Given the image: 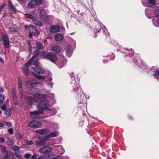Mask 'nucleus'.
Wrapping results in <instances>:
<instances>
[{
	"instance_id": "nucleus-1",
	"label": "nucleus",
	"mask_w": 159,
	"mask_h": 159,
	"mask_svg": "<svg viewBox=\"0 0 159 159\" xmlns=\"http://www.w3.org/2000/svg\"><path fill=\"white\" fill-rule=\"evenodd\" d=\"M34 98L31 97H27L26 98L28 102L30 103L33 101L38 102V108L39 111H36L30 112V117L32 119L34 118V115H38L43 113V109L47 108L49 105L48 102L46 100L47 97L46 95L42 94H34Z\"/></svg>"
},
{
	"instance_id": "nucleus-2",
	"label": "nucleus",
	"mask_w": 159,
	"mask_h": 159,
	"mask_svg": "<svg viewBox=\"0 0 159 159\" xmlns=\"http://www.w3.org/2000/svg\"><path fill=\"white\" fill-rule=\"evenodd\" d=\"M43 59H48L53 63L56 62L57 60V58L56 56L50 52H48L46 54L43 55Z\"/></svg>"
},
{
	"instance_id": "nucleus-3",
	"label": "nucleus",
	"mask_w": 159,
	"mask_h": 159,
	"mask_svg": "<svg viewBox=\"0 0 159 159\" xmlns=\"http://www.w3.org/2000/svg\"><path fill=\"white\" fill-rule=\"evenodd\" d=\"M41 123L39 121L32 120L30 121L28 125L29 127L33 129H36L41 126Z\"/></svg>"
},
{
	"instance_id": "nucleus-4",
	"label": "nucleus",
	"mask_w": 159,
	"mask_h": 159,
	"mask_svg": "<svg viewBox=\"0 0 159 159\" xmlns=\"http://www.w3.org/2000/svg\"><path fill=\"white\" fill-rule=\"evenodd\" d=\"M52 150V148L47 145L41 147L39 151L41 153L46 154L50 152Z\"/></svg>"
},
{
	"instance_id": "nucleus-5",
	"label": "nucleus",
	"mask_w": 159,
	"mask_h": 159,
	"mask_svg": "<svg viewBox=\"0 0 159 159\" xmlns=\"http://www.w3.org/2000/svg\"><path fill=\"white\" fill-rule=\"evenodd\" d=\"M32 62L29 60L25 65L23 67V70L26 76H27L29 74L28 69L29 67Z\"/></svg>"
},
{
	"instance_id": "nucleus-6",
	"label": "nucleus",
	"mask_w": 159,
	"mask_h": 159,
	"mask_svg": "<svg viewBox=\"0 0 159 159\" xmlns=\"http://www.w3.org/2000/svg\"><path fill=\"white\" fill-rule=\"evenodd\" d=\"M33 68L34 71L38 74H43L45 72L44 69L40 66H36Z\"/></svg>"
},
{
	"instance_id": "nucleus-7",
	"label": "nucleus",
	"mask_w": 159,
	"mask_h": 159,
	"mask_svg": "<svg viewBox=\"0 0 159 159\" xmlns=\"http://www.w3.org/2000/svg\"><path fill=\"white\" fill-rule=\"evenodd\" d=\"M50 32L52 34L59 32L60 27L59 25H51L49 29Z\"/></svg>"
},
{
	"instance_id": "nucleus-8",
	"label": "nucleus",
	"mask_w": 159,
	"mask_h": 159,
	"mask_svg": "<svg viewBox=\"0 0 159 159\" xmlns=\"http://www.w3.org/2000/svg\"><path fill=\"white\" fill-rule=\"evenodd\" d=\"M28 30L30 32L32 33L34 35H37V34H39L37 29L36 27L33 25H31L29 26Z\"/></svg>"
},
{
	"instance_id": "nucleus-9",
	"label": "nucleus",
	"mask_w": 159,
	"mask_h": 159,
	"mask_svg": "<svg viewBox=\"0 0 159 159\" xmlns=\"http://www.w3.org/2000/svg\"><path fill=\"white\" fill-rule=\"evenodd\" d=\"M18 85L19 86L20 95L21 96V97L22 98L23 95V91L22 89V82L20 78H18Z\"/></svg>"
},
{
	"instance_id": "nucleus-10",
	"label": "nucleus",
	"mask_w": 159,
	"mask_h": 159,
	"mask_svg": "<svg viewBox=\"0 0 159 159\" xmlns=\"http://www.w3.org/2000/svg\"><path fill=\"white\" fill-rule=\"evenodd\" d=\"M35 132L39 134L46 135L48 133L49 131L47 129H43L36 130Z\"/></svg>"
},
{
	"instance_id": "nucleus-11",
	"label": "nucleus",
	"mask_w": 159,
	"mask_h": 159,
	"mask_svg": "<svg viewBox=\"0 0 159 159\" xmlns=\"http://www.w3.org/2000/svg\"><path fill=\"white\" fill-rule=\"evenodd\" d=\"M27 5L28 7L31 9L35 8L37 6L36 2L34 0H32L28 3Z\"/></svg>"
},
{
	"instance_id": "nucleus-12",
	"label": "nucleus",
	"mask_w": 159,
	"mask_h": 159,
	"mask_svg": "<svg viewBox=\"0 0 159 159\" xmlns=\"http://www.w3.org/2000/svg\"><path fill=\"white\" fill-rule=\"evenodd\" d=\"M63 36L59 34H56L55 35V39L56 41L61 42L63 39Z\"/></svg>"
},
{
	"instance_id": "nucleus-13",
	"label": "nucleus",
	"mask_w": 159,
	"mask_h": 159,
	"mask_svg": "<svg viewBox=\"0 0 159 159\" xmlns=\"http://www.w3.org/2000/svg\"><path fill=\"white\" fill-rule=\"evenodd\" d=\"M61 59L58 64V66L60 68L62 67L66 63V61L64 59L63 56H61Z\"/></svg>"
},
{
	"instance_id": "nucleus-14",
	"label": "nucleus",
	"mask_w": 159,
	"mask_h": 159,
	"mask_svg": "<svg viewBox=\"0 0 159 159\" xmlns=\"http://www.w3.org/2000/svg\"><path fill=\"white\" fill-rule=\"evenodd\" d=\"M37 84V82L32 83L31 81H28L26 82L25 85L27 87L32 89L34 87V85Z\"/></svg>"
},
{
	"instance_id": "nucleus-15",
	"label": "nucleus",
	"mask_w": 159,
	"mask_h": 159,
	"mask_svg": "<svg viewBox=\"0 0 159 159\" xmlns=\"http://www.w3.org/2000/svg\"><path fill=\"white\" fill-rule=\"evenodd\" d=\"M40 53V52L39 50H36L33 52V54L34 56H33L30 59V61H31L32 62H33L34 60L38 56V55H39Z\"/></svg>"
},
{
	"instance_id": "nucleus-16",
	"label": "nucleus",
	"mask_w": 159,
	"mask_h": 159,
	"mask_svg": "<svg viewBox=\"0 0 159 159\" xmlns=\"http://www.w3.org/2000/svg\"><path fill=\"white\" fill-rule=\"evenodd\" d=\"M46 141L47 140L45 138H42L39 140L37 141L36 142V144L39 146H42L45 143Z\"/></svg>"
},
{
	"instance_id": "nucleus-17",
	"label": "nucleus",
	"mask_w": 159,
	"mask_h": 159,
	"mask_svg": "<svg viewBox=\"0 0 159 159\" xmlns=\"http://www.w3.org/2000/svg\"><path fill=\"white\" fill-rule=\"evenodd\" d=\"M52 50L56 53L60 52L61 50V47L58 46H55L52 47Z\"/></svg>"
},
{
	"instance_id": "nucleus-18",
	"label": "nucleus",
	"mask_w": 159,
	"mask_h": 159,
	"mask_svg": "<svg viewBox=\"0 0 159 159\" xmlns=\"http://www.w3.org/2000/svg\"><path fill=\"white\" fill-rule=\"evenodd\" d=\"M2 34L3 38V42L9 41V38L7 34L4 33H2Z\"/></svg>"
},
{
	"instance_id": "nucleus-19",
	"label": "nucleus",
	"mask_w": 159,
	"mask_h": 159,
	"mask_svg": "<svg viewBox=\"0 0 159 159\" xmlns=\"http://www.w3.org/2000/svg\"><path fill=\"white\" fill-rule=\"evenodd\" d=\"M155 0H148V2L147 5L150 7H152L155 4Z\"/></svg>"
},
{
	"instance_id": "nucleus-20",
	"label": "nucleus",
	"mask_w": 159,
	"mask_h": 159,
	"mask_svg": "<svg viewBox=\"0 0 159 159\" xmlns=\"http://www.w3.org/2000/svg\"><path fill=\"white\" fill-rule=\"evenodd\" d=\"M57 136V134L56 132H52L47 136L46 137L47 138H49L52 137H56Z\"/></svg>"
},
{
	"instance_id": "nucleus-21",
	"label": "nucleus",
	"mask_w": 159,
	"mask_h": 159,
	"mask_svg": "<svg viewBox=\"0 0 159 159\" xmlns=\"http://www.w3.org/2000/svg\"><path fill=\"white\" fill-rule=\"evenodd\" d=\"M6 143L9 146L13 145L14 143V142L9 139H8L6 141Z\"/></svg>"
},
{
	"instance_id": "nucleus-22",
	"label": "nucleus",
	"mask_w": 159,
	"mask_h": 159,
	"mask_svg": "<svg viewBox=\"0 0 159 159\" xmlns=\"http://www.w3.org/2000/svg\"><path fill=\"white\" fill-rule=\"evenodd\" d=\"M34 76L37 79H44L45 77L43 76L36 74L35 73H33Z\"/></svg>"
},
{
	"instance_id": "nucleus-23",
	"label": "nucleus",
	"mask_w": 159,
	"mask_h": 159,
	"mask_svg": "<svg viewBox=\"0 0 159 159\" xmlns=\"http://www.w3.org/2000/svg\"><path fill=\"white\" fill-rule=\"evenodd\" d=\"M36 47L38 49H42L43 48V46L41 43H36Z\"/></svg>"
},
{
	"instance_id": "nucleus-24",
	"label": "nucleus",
	"mask_w": 159,
	"mask_h": 159,
	"mask_svg": "<svg viewBox=\"0 0 159 159\" xmlns=\"http://www.w3.org/2000/svg\"><path fill=\"white\" fill-rule=\"evenodd\" d=\"M72 53V50L70 49H69L68 50H66V54L67 56L68 57H70L71 56Z\"/></svg>"
},
{
	"instance_id": "nucleus-25",
	"label": "nucleus",
	"mask_w": 159,
	"mask_h": 159,
	"mask_svg": "<svg viewBox=\"0 0 159 159\" xmlns=\"http://www.w3.org/2000/svg\"><path fill=\"white\" fill-rule=\"evenodd\" d=\"M11 149L14 151L17 152L20 149V148L16 145L13 146L11 147Z\"/></svg>"
},
{
	"instance_id": "nucleus-26",
	"label": "nucleus",
	"mask_w": 159,
	"mask_h": 159,
	"mask_svg": "<svg viewBox=\"0 0 159 159\" xmlns=\"http://www.w3.org/2000/svg\"><path fill=\"white\" fill-rule=\"evenodd\" d=\"M15 154L18 159H22L19 151L15 152Z\"/></svg>"
},
{
	"instance_id": "nucleus-27",
	"label": "nucleus",
	"mask_w": 159,
	"mask_h": 159,
	"mask_svg": "<svg viewBox=\"0 0 159 159\" xmlns=\"http://www.w3.org/2000/svg\"><path fill=\"white\" fill-rule=\"evenodd\" d=\"M34 24L37 26H42L43 25V24L42 23L38 21L37 20H34Z\"/></svg>"
},
{
	"instance_id": "nucleus-28",
	"label": "nucleus",
	"mask_w": 159,
	"mask_h": 159,
	"mask_svg": "<svg viewBox=\"0 0 159 159\" xmlns=\"http://www.w3.org/2000/svg\"><path fill=\"white\" fill-rule=\"evenodd\" d=\"M17 30V28L16 27H11L9 28V30L11 32H16Z\"/></svg>"
},
{
	"instance_id": "nucleus-29",
	"label": "nucleus",
	"mask_w": 159,
	"mask_h": 159,
	"mask_svg": "<svg viewBox=\"0 0 159 159\" xmlns=\"http://www.w3.org/2000/svg\"><path fill=\"white\" fill-rule=\"evenodd\" d=\"M36 2L37 5L41 4L43 2V0H34Z\"/></svg>"
},
{
	"instance_id": "nucleus-30",
	"label": "nucleus",
	"mask_w": 159,
	"mask_h": 159,
	"mask_svg": "<svg viewBox=\"0 0 159 159\" xmlns=\"http://www.w3.org/2000/svg\"><path fill=\"white\" fill-rule=\"evenodd\" d=\"M4 44L5 48H7L9 45V40L3 42Z\"/></svg>"
},
{
	"instance_id": "nucleus-31",
	"label": "nucleus",
	"mask_w": 159,
	"mask_h": 159,
	"mask_svg": "<svg viewBox=\"0 0 159 159\" xmlns=\"http://www.w3.org/2000/svg\"><path fill=\"white\" fill-rule=\"evenodd\" d=\"M58 148L59 151H60V149L61 150L60 152L61 154H63L64 152V150L61 146L59 145L58 146Z\"/></svg>"
},
{
	"instance_id": "nucleus-32",
	"label": "nucleus",
	"mask_w": 159,
	"mask_h": 159,
	"mask_svg": "<svg viewBox=\"0 0 159 159\" xmlns=\"http://www.w3.org/2000/svg\"><path fill=\"white\" fill-rule=\"evenodd\" d=\"M25 16H26L28 18H29L33 19L34 18L33 15L29 14H25Z\"/></svg>"
},
{
	"instance_id": "nucleus-33",
	"label": "nucleus",
	"mask_w": 159,
	"mask_h": 159,
	"mask_svg": "<svg viewBox=\"0 0 159 159\" xmlns=\"http://www.w3.org/2000/svg\"><path fill=\"white\" fill-rule=\"evenodd\" d=\"M25 143L26 144L30 145H31L33 144V142L32 141H29L28 139L26 140Z\"/></svg>"
},
{
	"instance_id": "nucleus-34",
	"label": "nucleus",
	"mask_w": 159,
	"mask_h": 159,
	"mask_svg": "<svg viewBox=\"0 0 159 159\" xmlns=\"http://www.w3.org/2000/svg\"><path fill=\"white\" fill-rule=\"evenodd\" d=\"M154 14L156 16L159 17V9H156L154 11Z\"/></svg>"
},
{
	"instance_id": "nucleus-35",
	"label": "nucleus",
	"mask_w": 159,
	"mask_h": 159,
	"mask_svg": "<svg viewBox=\"0 0 159 159\" xmlns=\"http://www.w3.org/2000/svg\"><path fill=\"white\" fill-rule=\"evenodd\" d=\"M4 100V98L3 96L0 95V104L2 103Z\"/></svg>"
},
{
	"instance_id": "nucleus-36",
	"label": "nucleus",
	"mask_w": 159,
	"mask_h": 159,
	"mask_svg": "<svg viewBox=\"0 0 159 159\" xmlns=\"http://www.w3.org/2000/svg\"><path fill=\"white\" fill-rule=\"evenodd\" d=\"M5 113L7 115H9L11 113V111L9 109H7Z\"/></svg>"
},
{
	"instance_id": "nucleus-37",
	"label": "nucleus",
	"mask_w": 159,
	"mask_h": 159,
	"mask_svg": "<svg viewBox=\"0 0 159 159\" xmlns=\"http://www.w3.org/2000/svg\"><path fill=\"white\" fill-rule=\"evenodd\" d=\"M33 64L36 66L39 65V63L38 59L35 60L33 62Z\"/></svg>"
},
{
	"instance_id": "nucleus-38",
	"label": "nucleus",
	"mask_w": 159,
	"mask_h": 159,
	"mask_svg": "<svg viewBox=\"0 0 159 159\" xmlns=\"http://www.w3.org/2000/svg\"><path fill=\"white\" fill-rule=\"evenodd\" d=\"M8 132L10 134L12 135L13 134V129L11 128H10L8 129Z\"/></svg>"
},
{
	"instance_id": "nucleus-39",
	"label": "nucleus",
	"mask_w": 159,
	"mask_h": 159,
	"mask_svg": "<svg viewBox=\"0 0 159 159\" xmlns=\"http://www.w3.org/2000/svg\"><path fill=\"white\" fill-rule=\"evenodd\" d=\"M157 23H153V24L154 25L157 27H158L159 26V16L158 17V19L157 20Z\"/></svg>"
},
{
	"instance_id": "nucleus-40",
	"label": "nucleus",
	"mask_w": 159,
	"mask_h": 159,
	"mask_svg": "<svg viewBox=\"0 0 159 159\" xmlns=\"http://www.w3.org/2000/svg\"><path fill=\"white\" fill-rule=\"evenodd\" d=\"M31 157V155L29 153L26 154L25 155V157L26 158H29Z\"/></svg>"
},
{
	"instance_id": "nucleus-41",
	"label": "nucleus",
	"mask_w": 159,
	"mask_h": 159,
	"mask_svg": "<svg viewBox=\"0 0 159 159\" xmlns=\"http://www.w3.org/2000/svg\"><path fill=\"white\" fill-rule=\"evenodd\" d=\"M1 150L3 152H4L6 151V148L5 147H4V146H2V147H1Z\"/></svg>"
},
{
	"instance_id": "nucleus-42",
	"label": "nucleus",
	"mask_w": 159,
	"mask_h": 159,
	"mask_svg": "<svg viewBox=\"0 0 159 159\" xmlns=\"http://www.w3.org/2000/svg\"><path fill=\"white\" fill-rule=\"evenodd\" d=\"M40 159H47L46 156L45 155H43L41 157H39Z\"/></svg>"
},
{
	"instance_id": "nucleus-43",
	"label": "nucleus",
	"mask_w": 159,
	"mask_h": 159,
	"mask_svg": "<svg viewBox=\"0 0 159 159\" xmlns=\"http://www.w3.org/2000/svg\"><path fill=\"white\" fill-rule=\"evenodd\" d=\"M13 101L14 102V103L16 105H17L18 103V101L17 100V99H13Z\"/></svg>"
},
{
	"instance_id": "nucleus-44",
	"label": "nucleus",
	"mask_w": 159,
	"mask_h": 159,
	"mask_svg": "<svg viewBox=\"0 0 159 159\" xmlns=\"http://www.w3.org/2000/svg\"><path fill=\"white\" fill-rule=\"evenodd\" d=\"M27 0H18L20 3H25Z\"/></svg>"
},
{
	"instance_id": "nucleus-45",
	"label": "nucleus",
	"mask_w": 159,
	"mask_h": 159,
	"mask_svg": "<svg viewBox=\"0 0 159 159\" xmlns=\"http://www.w3.org/2000/svg\"><path fill=\"white\" fill-rule=\"evenodd\" d=\"M5 139L3 138H0V143H3L5 141Z\"/></svg>"
},
{
	"instance_id": "nucleus-46",
	"label": "nucleus",
	"mask_w": 159,
	"mask_h": 159,
	"mask_svg": "<svg viewBox=\"0 0 159 159\" xmlns=\"http://www.w3.org/2000/svg\"><path fill=\"white\" fill-rule=\"evenodd\" d=\"M11 9L15 13H16V9L13 6L12 7H11Z\"/></svg>"
},
{
	"instance_id": "nucleus-47",
	"label": "nucleus",
	"mask_w": 159,
	"mask_h": 159,
	"mask_svg": "<svg viewBox=\"0 0 159 159\" xmlns=\"http://www.w3.org/2000/svg\"><path fill=\"white\" fill-rule=\"evenodd\" d=\"M37 157L36 155H33L31 157V159H36Z\"/></svg>"
},
{
	"instance_id": "nucleus-48",
	"label": "nucleus",
	"mask_w": 159,
	"mask_h": 159,
	"mask_svg": "<svg viewBox=\"0 0 159 159\" xmlns=\"http://www.w3.org/2000/svg\"><path fill=\"white\" fill-rule=\"evenodd\" d=\"M155 75L157 76H159V70L155 71Z\"/></svg>"
},
{
	"instance_id": "nucleus-49",
	"label": "nucleus",
	"mask_w": 159,
	"mask_h": 159,
	"mask_svg": "<svg viewBox=\"0 0 159 159\" xmlns=\"http://www.w3.org/2000/svg\"><path fill=\"white\" fill-rule=\"evenodd\" d=\"M12 95H13V99H17V98L16 95V94H12Z\"/></svg>"
},
{
	"instance_id": "nucleus-50",
	"label": "nucleus",
	"mask_w": 159,
	"mask_h": 159,
	"mask_svg": "<svg viewBox=\"0 0 159 159\" xmlns=\"http://www.w3.org/2000/svg\"><path fill=\"white\" fill-rule=\"evenodd\" d=\"M2 109L3 111L5 110H6V106L5 105H3V106H2Z\"/></svg>"
},
{
	"instance_id": "nucleus-51",
	"label": "nucleus",
	"mask_w": 159,
	"mask_h": 159,
	"mask_svg": "<svg viewBox=\"0 0 159 159\" xmlns=\"http://www.w3.org/2000/svg\"><path fill=\"white\" fill-rule=\"evenodd\" d=\"M39 13H40L41 16H43V14L44 13V11L43 10H40V11Z\"/></svg>"
},
{
	"instance_id": "nucleus-52",
	"label": "nucleus",
	"mask_w": 159,
	"mask_h": 159,
	"mask_svg": "<svg viewBox=\"0 0 159 159\" xmlns=\"http://www.w3.org/2000/svg\"><path fill=\"white\" fill-rule=\"evenodd\" d=\"M12 94H16V92L15 89L14 88H13L12 89Z\"/></svg>"
},
{
	"instance_id": "nucleus-53",
	"label": "nucleus",
	"mask_w": 159,
	"mask_h": 159,
	"mask_svg": "<svg viewBox=\"0 0 159 159\" xmlns=\"http://www.w3.org/2000/svg\"><path fill=\"white\" fill-rule=\"evenodd\" d=\"M4 6L5 5H3L1 6H0V13L1 12V11L3 9V8L4 7Z\"/></svg>"
},
{
	"instance_id": "nucleus-54",
	"label": "nucleus",
	"mask_w": 159,
	"mask_h": 159,
	"mask_svg": "<svg viewBox=\"0 0 159 159\" xmlns=\"http://www.w3.org/2000/svg\"><path fill=\"white\" fill-rule=\"evenodd\" d=\"M6 124L7 125H8L9 127L11 126V123L9 122H6Z\"/></svg>"
},
{
	"instance_id": "nucleus-55",
	"label": "nucleus",
	"mask_w": 159,
	"mask_h": 159,
	"mask_svg": "<svg viewBox=\"0 0 159 159\" xmlns=\"http://www.w3.org/2000/svg\"><path fill=\"white\" fill-rule=\"evenodd\" d=\"M10 6V7H12L13 6L12 5V2L11 1H9L8 2Z\"/></svg>"
},
{
	"instance_id": "nucleus-56",
	"label": "nucleus",
	"mask_w": 159,
	"mask_h": 159,
	"mask_svg": "<svg viewBox=\"0 0 159 159\" xmlns=\"http://www.w3.org/2000/svg\"><path fill=\"white\" fill-rule=\"evenodd\" d=\"M32 34L33 33H32L30 32L29 33V36L30 38H32L33 36Z\"/></svg>"
},
{
	"instance_id": "nucleus-57",
	"label": "nucleus",
	"mask_w": 159,
	"mask_h": 159,
	"mask_svg": "<svg viewBox=\"0 0 159 159\" xmlns=\"http://www.w3.org/2000/svg\"><path fill=\"white\" fill-rule=\"evenodd\" d=\"M36 17L38 18H42L41 16L39 15V16H38V15H36Z\"/></svg>"
},
{
	"instance_id": "nucleus-58",
	"label": "nucleus",
	"mask_w": 159,
	"mask_h": 159,
	"mask_svg": "<svg viewBox=\"0 0 159 159\" xmlns=\"http://www.w3.org/2000/svg\"><path fill=\"white\" fill-rule=\"evenodd\" d=\"M0 62H1L2 63H4V61L3 59L2 58L0 57Z\"/></svg>"
},
{
	"instance_id": "nucleus-59",
	"label": "nucleus",
	"mask_w": 159,
	"mask_h": 159,
	"mask_svg": "<svg viewBox=\"0 0 159 159\" xmlns=\"http://www.w3.org/2000/svg\"><path fill=\"white\" fill-rule=\"evenodd\" d=\"M44 17L46 19V21H48V18L47 16H45Z\"/></svg>"
},
{
	"instance_id": "nucleus-60",
	"label": "nucleus",
	"mask_w": 159,
	"mask_h": 159,
	"mask_svg": "<svg viewBox=\"0 0 159 159\" xmlns=\"http://www.w3.org/2000/svg\"><path fill=\"white\" fill-rule=\"evenodd\" d=\"M4 126V124L3 123H0V127H2Z\"/></svg>"
},
{
	"instance_id": "nucleus-61",
	"label": "nucleus",
	"mask_w": 159,
	"mask_h": 159,
	"mask_svg": "<svg viewBox=\"0 0 159 159\" xmlns=\"http://www.w3.org/2000/svg\"><path fill=\"white\" fill-rule=\"evenodd\" d=\"M49 84L51 87H52V85H53V84H52V82L49 83Z\"/></svg>"
},
{
	"instance_id": "nucleus-62",
	"label": "nucleus",
	"mask_w": 159,
	"mask_h": 159,
	"mask_svg": "<svg viewBox=\"0 0 159 159\" xmlns=\"http://www.w3.org/2000/svg\"><path fill=\"white\" fill-rule=\"evenodd\" d=\"M24 27L25 29H27L28 28H29V27H28V26L26 25H25Z\"/></svg>"
},
{
	"instance_id": "nucleus-63",
	"label": "nucleus",
	"mask_w": 159,
	"mask_h": 159,
	"mask_svg": "<svg viewBox=\"0 0 159 159\" xmlns=\"http://www.w3.org/2000/svg\"><path fill=\"white\" fill-rule=\"evenodd\" d=\"M53 111L54 113L53 114H52L53 115H54V114H56V110H53Z\"/></svg>"
},
{
	"instance_id": "nucleus-64",
	"label": "nucleus",
	"mask_w": 159,
	"mask_h": 159,
	"mask_svg": "<svg viewBox=\"0 0 159 159\" xmlns=\"http://www.w3.org/2000/svg\"><path fill=\"white\" fill-rule=\"evenodd\" d=\"M49 80L50 81H51L52 80V78L50 77L49 78Z\"/></svg>"
}]
</instances>
